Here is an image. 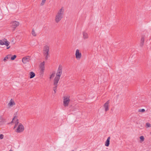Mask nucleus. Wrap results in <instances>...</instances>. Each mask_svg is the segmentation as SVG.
Masks as SVG:
<instances>
[{
  "label": "nucleus",
  "instance_id": "f257e3e1",
  "mask_svg": "<svg viewBox=\"0 0 151 151\" xmlns=\"http://www.w3.org/2000/svg\"><path fill=\"white\" fill-rule=\"evenodd\" d=\"M64 12L63 7L60 9L58 12L55 16V21L56 23H58L63 18Z\"/></svg>",
  "mask_w": 151,
  "mask_h": 151
},
{
  "label": "nucleus",
  "instance_id": "f03ea898",
  "mask_svg": "<svg viewBox=\"0 0 151 151\" xmlns=\"http://www.w3.org/2000/svg\"><path fill=\"white\" fill-rule=\"evenodd\" d=\"M24 129L23 126L21 123H19L16 130V132L20 133L22 132Z\"/></svg>",
  "mask_w": 151,
  "mask_h": 151
},
{
  "label": "nucleus",
  "instance_id": "7ed1b4c3",
  "mask_svg": "<svg viewBox=\"0 0 151 151\" xmlns=\"http://www.w3.org/2000/svg\"><path fill=\"white\" fill-rule=\"evenodd\" d=\"M10 24L11 27L14 28V30L15 28L19 25V23L17 21H14L12 22Z\"/></svg>",
  "mask_w": 151,
  "mask_h": 151
},
{
  "label": "nucleus",
  "instance_id": "20e7f679",
  "mask_svg": "<svg viewBox=\"0 0 151 151\" xmlns=\"http://www.w3.org/2000/svg\"><path fill=\"white\" fill-rule=\"evenodd\" d=\"M63 66L61 65L59 66L56 76H61L62 74Z\"/></svg>",
  "mask_w": 151,
  "mask_h": 151
},
{
  "label": "nucleus",
  "instance_id": "39448f33",
  "mask_svg": "<svg viewBox=\"0 0 151 151\" xmlns=\"http://www.w3.org/2000/svg\"><path fill=\"white\" fill-rule=\"evenodd\" d=\"M30 60V57L29 56L24 57L22 59V62L24 64H26L29 62Z\"/></svg>",
  "mask_w": 151,
  "mask_h": 151
},
{
  "label": "nucleus",
  "instance_id": "423d86ee",
  "mask_svg": "<svg viewBox=\"0 0 151 151\" xmlns=\"http://www.w3.org/2000/svg\"><path fill=\"white\" fill-rule=\"evenodd\" d=\"M63 98V105L65 106H68L70 101V99L68 97H64Z\"/></svg>",
  "mask_w": 151,
  "mask_h": 151
},
{
  "label": "nucleus",
  "instance_id": "0eeeda50",
  "mask_svg": "<svg viewBox=\"0 0 151 151\" xmlns=\"http://www.w3.org/2000/svg\"><path fill=\"white\" fill-rule=\"evenodd\" d=\"M75 55L76 58L77 59H79L81 58V52H79V51L78 49L76 50Z\"/></svg>",
  "mask_w": 151,
  "mask_h": 151
},
{
  "label": "nucleus",
  "instance_id": "6e6552de",
  "mask_svg": "<svg viewBox=\"0 0 151 151\" xmlns=\"http://www.w3.org/2000/svg\"><path fill=\"white\" fill-rule=\"evenodd\" d=\"M60 76H56L54 80L53 84L54 85H57V84L60 80Z\"/></svg>",
  "mask_w": 151,
  "mask_h": 151
},
{
  "label": "nucleus",
  "instance_id": "1a4fd4ad",
  "mask_svg": "<svg viewBox=\"0 0 151 151\" xmlns=\"http://www.w3.org/2000/svg\"><path fill=\"white\" fill-rule=\"evenodd\" d=\"M109 101L108 100L104 104V106L105 109L106 111H107L109 110Z\"/></svg>",
  "mask_w": 151,
  "mask_h": 151
},
{
  "label": "nucleus",
  "instance_id": "9d476101",
  "mask_svg": "<svg viewBox=\"0 0 151 151\" xmlns=\"http://www.w3.org/2000/svg\"><path fill=\"white\" fill-rule=\"evenodd\" d=\"M145 41V37L144 36H142L141 39V40L140 42V46L142 47L144 45V42Z\"/></svg>",
  "mask_w": 151,
  "mask_h": 151
},
{
  "label": "nucleus",
  "instance_id": "9b49d317",
  "mask_svg": "<svg viewBox=\"0 0 151 151\" xmlns=\"http://www.w3.org/2000/svg\"><path fill=\"white\" fill-rule=\"evenodd\" d=\"M40 70H45V62L41 63L39 65Z\"/></svg>",
  "mask_w": 151,
  "mask_h": 151
},
{
  "label": "nucleus",
  "instance_id": "f8f14e48",
  "mask_svg": "<svg viewBox=\"0 0 151 151\" xmlns=\"http://www.w3.org/2000/svg\"><path fill=\"white\" fill-rule=\"evenodd\" d=\"M110 137H108L105 143V145L106 147H108L109 145L110 139Z\"/></svg>",
  "mask_w": 151,
  "mask_h": 151
},
{
  "label": "nucleus",
  "instance_id": "ddd939ff",
  "mask_svg": "<svg viewBox=\"0 0 151 151\" xmlns=\"http://www.w3.org/2000/svg\"><path fill=\"white\" fill-rule=\"evenodd\" d=\"M49 47L47 45L43 47V52H49Z\"/></svg>",
  "mask_w": 151,
  "mask_h": 151
},
{
  "label": "nucleus",
  "instance_id": "4468645a",
  "mask_svg": "<svg viewBox=\"0 0 151 151\" xmlns=\"http://www.w3.org/2000/svg\"><path fill=\"white\" fill-rule=\"evenodd\" d=\"M43 55L45 56V60H47L49 57V52H43Z\"/></svg>",
  "mask_w": 151,
  "mask_h": 151
},
{
  "label": "nucleus",
  "instance_id": "2eb2a0df",
  "mask_svg": "<svg viewBox=\"0 0 151 151\" xmlns=\"http://www.w3.org/2000/svg\"><path fill=\"white\" fill-rule=\"evenodd\" d=\"M83 35L84 39H87L88 38V35L87 33L85 32H83Z\"/></svg>",
  "mask_w": 151,
  "mask_h": 151
},
{
  "label": "nucleus",
  "instance_id": "dca6fc26",
  "mask_svg": "<svg viewBox=\"0 0 151 151\" xmlns=\"http://www.w3.org/2000/svg\"><path fill=\"white\" fill-rule=\"evenodd\" d=\"M6 40V39L4 38L2 40H0V45H3L4 44Z\"/></svg>",
  "mask_w": 151,
  "mask_h": 151
},
{
  "label": "nucleus",
  "instance_id": "f3484780",
  "mask_svg": "<svg viewBox=\"0 0 151 151\" xmlns=\"http://www.w3.org/2000/svg\"><path fill=\"white\" fill-rule=\"evenodd\" d=\"M15 103L14 102V100L11 99L10 102L9 103V105L10 106H12L13 105H15Z\"/></svg>",
  "mask_w": 151,
  "mask_h": 151
},
{
  "label": "nucleus",
  "instance_id": "a211bd4d",
  "mask_svg": "<svg viewBox=\"0 0 151 151\" xmlns=\"http://www.w3.org/2000/svg\"><path fill=\"white\" fill-rule=\"evenodd\" d=\"M11 55H7L4 58V60L5 61L7 60V59H9L10 58L11 56Z\"/></svg>",
  "mask_w": 151,
  "mask_h": 151
},
{
  "label": "nucleus",
  "instance_id": "6ab92c4d",
  "mask_svg": "<svg viewBox=\"0 0 151 151\" xmlns=\"http://www.w3.org/2000/svg\"><path fill=\"white\" fill-rule=\"evenodd\" d=\"M44 70H40V74H39L41 76L42 75L44 74Z\"/></svg>",
  "mask_w": 151,
  "mask_h": 151
},
{
  "label": "nucleus",
  "instance_id": "aec40b11",
  "mask_svg": "<svg viewBox=\"0 0 151 151\" xmlns=\"http://www.w3.org/2000/svg\"><path fill=\"white\" fill-rule=\"evenodd\" d=\"M32 35L34 36L35 37L37 35L36 33L33 29L32 30Z\"/></svg>",
  "mask_w": 151,
  "mask_h": 151
},
{
  "label": "nucleus",
  "instance_id": "412c9836",
  "mask_svg": "<svg viewBox=\"0 0 151 151\" xmlns=\"http://www.w3.org/2000/svg\"><path fill=\"white\" fill-rule=\"evenodd\" d=\"M145 126L147 128L150 127H151V125L150 123L147 122L146 123Z\"/></svg>",
  "mask_w": 151,
  "mask_h": 151
},
{
  "label": "nucleus",
  "instance_id": "4be33fe9",
  "mask_svg": "<svg viewBox=\"0 0 151 151\" xmlns=\"http://www.w3.org/2000/svg\"><path fill=\"white\" fill-rule=\"evenodd\" d=\"M9 44V42L7 41V40L5 42V43H4V44L6 45V46L7 47H8Z\"/></svg>",
  "mask_w": 151,
  "mask_h": 151
},
{
  "label": "nucleus",
  "instance_id": "5701e85b",
  "mask_svg": "<svg viewBox=\"0 0 151 151\" xmlns=\"http://www.w3.org/2000/svg\"><path fill=\"white\" fill-rule=\"evenodd\" d=\"M140 139L142 142L144 141V138L143 136H141L139 137Z\"/></svg>",
  "mask_w": 151,
  "mask_h": 151
},
{
  "label": "nucleus",
  "instance_id": "b1692460",
  "mask_svg": "<svg viewBox=\"0 0 151 151\" xmlns=\"http://www.w3.org/2000/svg\"><path fill=\"white\" fill-rule=\"evenodd\" d=\"M145 111V110L144 109H139L138 110V112H143Z\"/></svg>",
  "mask_w": 151,
  "mask_h": 151
},
{
  "label": "nucleus",
  "instance_id": "393cba45",
  "mask_svg": "<svg viewBox=\"0 0 151 151\" xmlns=\"http://www.w3.org/2000/svg\"><path fill=\"white\" fill-rule=\"evenodd\" d=\"M16 57L17 56L16 55H14L13 56L11 57V59L12 60H14Z\"/></svg>",
  "mask_w": 151,
  "mask_h": 151
},
{
  "label": "nucleus",
  "instance_id": "a878e982",
  "mask_svg": "<svg viewBox=\"0 0 151 151\" xmlns=\"http://www.w3.org/2000/svg\"><path fill=\"white\" fill-rule=\"evenodd\" d=\"M17 118V116H14V118H13L12 121H11V122H10V123L11 124H12V123L14 122L13 121L14 120V119L15 118Z\"/></svg>",
  "mask_w": 151,
  "mask_h": 151
},
{
  "label": "nucleus",
  "instance_id": "bb28decb",
  "mask_svg": "<svg viewBox=\"0 0 151 151\" xmlns=\"http://www.w3.org/2000/svg\"><path fill=\"white\" fill-rule=\"evenodd\" d=\"M29 76H35V73L33 72H31L29 73Z\"/></svg>",
  "mask_w": 151,
  "mask_h": 151
},
{
  "label": "nucleus",
  "instance_id": "cd10ccee",
  "mask_svg": "<svg viewBox=\"0 0 151 151\" xmlns=\"http://www.w3.org/2000/svg\"><path fill=\"white\" fill-rule=\"evenodd\" d=\"M46 0H42V2L41 3V5H43L44 4Z\"/></svg>",
  "mask_w": 151,
  "mask_h": 151
},
{
  "label": "nucleus",
  "instance_id": "c85d7f7f",
  "mask_svg": "<svg viewBox=\"0 0 151 151\" xmlns=\"http://www.w3.org/2000/svg\"><path fill=\"white\" fill-rule=\"evenodd\" d=\"M4 135L3 134H0V139H2L3 138Z\"/></svg>",
  "mask_w": 151,
  "mask_h": 151
},
{
  "label": "nucleus",
  "instance_id": "c756f323",
  "mask_svg": "<svg viewBox=\"0 0 151 151\" xmlns=\"http://www.w3.org/2000/svg\"><path fill=\"white\" fill-rule=\"evenodd\" d=\"M15 123V124H19L18 119H16Z\"/></svg>",
  "mask_w": 151,
  "mask_h": 151
},
{
  "label": "nucleus",
  "instance_id": "7c9ffc66",
  "mask_svg": "<svg viewBox=\"0 0 151 151\" xmlns=\"http://www.w3.org/2000/svg\"><path fill=\"white\" fill-rule=\"evenodd\" d=\"M55 86L53 88V90H56L57 88V85H54Z\"/></svg>",
  "mask_w": 151,
  "mask_h": 151
},
{
  "label": "nucleus",
  "instance_id": "2f4dec72",
  "mask_svg": "<svg viewBox=\"0 0 151 151\" xmlns=\"http://www.w3.org/2000/svg\"><path fill=\"white\" fill-rule=\"evenodd\" d=\"M18 125V124H15V126L14 127V129Z\"/></svg>",
  "mask_w": 151,
  "mask_h": 151
},
{
  "label": "nucleus",
  "instance_id": "473e14b6",
  "mask_svg": "<svg viewBox=\"0 0 151 151\" xmlns=\"http://www.w3.org/2000/svg\"><path fill=\"white\" fill-rule=\"evenodd\" d=\"M30 76V78H34L35 76Z\"/></svg>",
  "mask_w": 151,
  "mask_h": 151
},
{
  "label": "nucleus",
  "instance_id": "72a5a7b5",
  "mask_svg": "<svg viewBox=\"0 0 151 151\" xmlns=\"http://www.w3.org/2000/svg\"><path fill=\"white\" fill-rule=\"evenodd\" d=\"M52 76H50V80H51V78H52Z\"/></svg>",
  "mask_w": 151,
  "mask_h": 151
},
{
  "label": "nucleus",
  "instance_id": "f704fd0d",
  "mask_svg": "<svg viewBox=\"0 0 151 151\" xmlns=\"http://www.w3.org/2000/svg\"><path fill=\"white\" fill-rule=\"evenodd\" d=\"M54 90V91L55 93L56 92V90Z\"/></svg>",
  "mask_w": 151,
  "mask_h": 151
},
{
  "label": "nucleus",
  "instance_id": "c9c22d12",
  "mask_svg": "<svg viewBox=\"0 0 151 151\" xmlns=\"http://www.w3.org/2000/svg\"><path fill=\"white\" fill-rule=\"evenodd\" d=\"M54 74H55V73L53 74L52 73L50 76H54Z\"/></svg>",
  "mask_w": 151,
  "mask_h": 151
},
{
  "label": "nucleus",
  "instance_id": "e433bc0d",
  "mask_svg": "<svg viewBox=\"0 0 151 151\" xmlns=\"http://www.w3.org/2000/svg\"><path fill=\"white\" fill-rule=\"evenodd\" d=\"M10 47V46H9V47H7V49H9Z\"/></svg>",
  "mask_w": 151,
  "mask_h": 151
},
{
  "label": "nucleus",
  "instance_id": "4c0bfd02",
  "mask_svg": "<svg viewBox=\"0 0 151 151\" xmlns=\"http://www.w3.org/2000/svg\"><path fill=\"white\" fill-rule=\"evenodd\" d=\"M9 151H12V150H9Z\"/></svg>",
  "mask_w": 151,
  "mask_h": 151
},
{
  "label": "nucleus",
  "instance_id": "58836bf2",
  "mask_svg": "<svg viewBox=\"0 0 151 151\" xmlns=\"http://www.w3.org/2000/svg\"><path fill=\"white\" fill-rule=\"evenodd\" d=\"M74 151V150H72V151Z\"/></svg>",
  "mask_w": 151,
  "mask_h": 151
},
{
  "label": "nucleus",
  "instance_id": "ea45409f",
  "mask_svg": "<svg viewBox=\"0 0 151 151\" xmlns=\"http://www.w3.org/2000/svg\"><path fill=\"white\" fill-rule=\"evenodd\" d=\"M150 134H151V132H150Z\"/></svg>",
  "mask_w": 151,
  "mask_h": 151
}]
</instances>
